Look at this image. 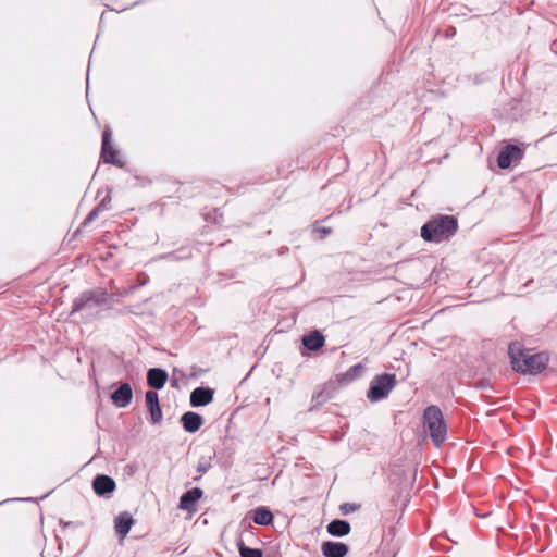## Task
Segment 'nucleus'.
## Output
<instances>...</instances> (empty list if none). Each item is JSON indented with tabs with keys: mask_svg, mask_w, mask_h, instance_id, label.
<instances>
[{
	"mask_svg": "<svg viewBox=\"0 0 557 557\" xmlns=\"http://www.w3.org/2000/svg\"><path fill=\"white\" fill-rule=\"evenodd\" d=\"M237 548L240 557H263V550L260 548H251L243 541L237 542Z\"/></svg>",
	"mask_w": 557,
	"mask_h": 557,
	"instance_id": "20",
	"label": "nucleus"
},
{
	"mask_svg": "<svg viewBox=\"0 0 557 557\" xmlns=\"http://www.w3.org/2000/svg\"><path fill=\"white\" fill-rule=\"evenodd\" d=\"M329 398H330V395L327 393H325L324 391H320L313 395L312 401H315V406H320V405L324 404L325 401H327Z\"/></svg>",
	"mask_w": 557,
	"mask_h": 557,
	"instance_id": "23",
	"label": "nucleus"
},
{
	"mask_svg": "<svg viewBox=\"0 0 557 557\" xmlns=\"http://www.w3.org/2000/svg\"><path fill=\"white\" fill-rule=\"evenodd\" d=\"M111 136L110 128H106L102 132L101 159L104 163L124 168V163L117 158L119 151L111 144Z\"/></svg>",
	"mask_w": 557,
	"mask_h": 557,
	"instance_id": "6",
	"label": "nucleus"
},
{
	"mask_svg": "<svg viewBox=\"0 0 557 557\" xmlns=\"http://www.w3.org/2000/svg\"><path fill=\"white\" fill-rule=\"evenodd\" d=\"M302 345L310 351H317L324 346L325 337L318 331H311L301 338Z\"/></svg>",
	"mask_w": 557,
	"mask_h": 557,
	"instance_id": "17",
	"label": "nucleus"
},
{
	"mask_svg": "<svg viewBox=\"0 0 557 557\" xmlns=\"http://www.w3.org/2000/svg\"><path fill=\"white\" fill-rule=\"evenodd\" d=\"M364 372V367L362 363H357L350 367L347 372L343 375V380L346 382H351L355 379L359 377Z\"/></svg>",
	"mask_w": 557,
	"mask_h": 557,
	"instance_id": "21",
	"label": "nucleus"
},
{
	"mask_svg": "<svg viewBox=\"0 0 557 557\" xmlns=\"http://www.w3.org/2000/svg\"><path fill=\"white\" fill-rule=\"evenodd\" d=\"M168 372L161 368H151L147 372V384L154 388L161 389L168 381Z\"/></svg>",
	"mask_w": 557,
	"mask_h": 557,
	"instance_id": "16",
	"label": "nucleus"
},
{
	"mask_svg": "<svg viewBox=\"0 0 557 557\" xmlns=\"http://www.w3.org/2000/svg\"><path fill=\"white\" fill-rule=\"evenodd\" d=\"M111 189H108V194L104 196V198L97 205V207L100 209L101 212L107 211L110 209V202H111Z\"/></svg>",
	"mask_w": 557,
	"mask_h": 557,
	"instance_id": "24",
	"label": "nucleus"
},
{
	"mask_svg": "<svg viewBox=\"0 0 557 557\" xmlns=\"http://www.w3.org/2000/svg\"><path fill=\"white\" fill-rule=\"evenodd\" d=\"M351 527L348 521L334 519L326 525V531L332 536L343 537L350 533Z\"/></svg>",
	"mask_w": 557,
	"mask_h": 557,
	"instance_id": "18",
	"label": "nucleus"
},
{
	"mask_svg": "<svg viewBox=\"0 0 557 557\" xmlns=\"http://www.w3.org/2000/svg\"><path fill=\"white\" fill-rule=\"evenodd\" d=\"M147 410L150 414V421L153 424H160L162 421V410L159 403V396L154 391H147L145 394Z\"/></svg>",
	"mask_w": 557,
	"mask_h": 557,
	"instance_id": "9",
	"label": "nucleus"
},
{
	"mask_svg": "<svg viewBox=\"0 0 557 557\" xmlns=\"http://www.w3.org/2000/svg\"><path fill=\"white\" fill-rule=\"evenodd\" d=\"M423 426L434 446L440 447L447 437V426L437 406H429L423 412Z\"/></svg>",
	"mask_w": 557,
	"mask_h": 557,
	"instance_id": "4",
	"label": "nucleus"
},
{
	"mask_svg": "<svg viewBox=\"0 0 557 557\" xmlns=\"http://www.w3.org/2000/svg\"><path fill=\"white\" fill-rule=\"evenodd\" d=\"M458 231V220L454 215L437 214L421 227V237L428 243L449 240Z\"/></svg>",
	"mask_w": 557,
	"mask_h": 557,
	"instance_id": "2",
	"label": "nucleus"
},
{
	"mask_svg": "<svg viewBox=\"0 0 557 557\" xmlns=\"http://www.w3.org/2000/svg\"><path fill=\"white\" fill-rule=\"evenodd\" d=\"M115 481L106 474H98L92 481V487L97 495L108 496L115 490Z\"/></svg>",
	"mask_w": 557,
	"mask_h": 557,
	"instance_id": "12",
	"label": "nucleus"
},
{
	"mask_svg": "<svg viewBox=\"0 0 557 557\" xmlns=\"http://www.w3.org/2000/svg\"><path fill=\"white\" fill-rule=\"evenodd\" d=\"M136 289V286H131L128 287L127 289H125L123 293L119 294L120 296L122 297H125L127 295H129L132 292H134Z\"/></svg>",
	"mask_w": 557,
	"mask_h": 557,
	"instance_id": "28",
	"label": "nucleus"
},
{
	"mask_svg": "<svg viewBox=\"0 0 557 557\" xmlns=\"http://www.w3.org/2000/svg\"><path fill=\"white\" fill-rule=\"evenodd\" d=\"M183 429L188 433L197 432L203 424V418L194 411H187L181 417Z\"/></svg>",
	"mask_w": 557,
	"mask_h": 557,
	"instance_id": "15",
	"label": "nucleus"
},
{
	"mask_svg": "<svg viewBox=\"0 0 557 557\" xmlns=\"http://www.w3.org/2000/svg\"><path fill=\"white\" fill-rule=\"evenodd\" d=\"M202 496L203 491L200 487L187 490L180 497L178 508L189 513H195L198 510L197 503Z\"/></svg>",
	"mask_w": 557,
	"mask_h": 557,
	"instance_id": "7",
	"label": "nucleus"
},
{
	"mask_svg": "<svg viewBox=\"0 0 557 557\" xmlns=\"http://www.w3.org/2000/svg\"><path fill=\"white\" fill-rule=\"evenodd\" d=\"M133 398V391L128 383H121L120 386L111 394V400L117 408L127 407Z\"/></svg>",
	"mask_w": 557,
	"mask_h": 557,
	"instance_id": "10",
	"label": "nucleus"
},
{
	"mask_svg": "<svg viewBox=\"0 0 557 557\" xmlns=\"http://www.w3.org/2000/svg\"><path fill=\"white\" fill-rule=\"evenodd\" d=\"M101 213L100 209L96 206L85 218L83 225L86 226L89 223H91L94 220L98 218V215Z\"/></svg>",
	"mask_w": 557,
	"mask_h": 557,
	"instance_id": "26",
	"label": "nucleus"
},
{
	"mask_svg": "<svg viewBox=\"0 0 557 557\" xmlns=\"http://www.w3.org/2000/svg\"><path fill=\"white\" fill-rule=\"evenodd\" d=\"M523 150L513 144L507 145L497 157V165L505 170L508 169L513 161L522 159Z\"/></svg>",
	"mask_w": 557,
	"mask_h": 557,
	"instance_id": "8",
	"label": "nucleus"
},
{
	"mask_svg": "<svg viewBox=\"0 0 557 557\" xmlns=\"http://www.w3.org/2000/svg\"><path fill=\"white\" fill-rule=\"evenodd\" d=\"M508 355L512 369L521 374H537L546 368L549 360L546 352L535 354L532 350L522 349L518 342L509 344Z\"/></svg>",
	"mask_w": 557,
	"mask_h": 557,
	"instance_id": "1",
	"label": "nucleus"
},
{
	"mask_svg": "<svg viewBox=\"0 0 557 557\" xmlns=\"http://www.w3.org/2000/svg\"><path fill=\"white\" fill-rule=\"evenodd\" d=\"M214 389L210 387H196L190 393V405L191 407H202L210 404L213 400Z\"/></svg>",
	"mask_w": 557,
	"mask_h": 557,
	"instance_id": "11",
	"label": "nucleus"
},
{
	"mask_svg": "<svg viewBox=\"0 0 557 557\" xmlns=\"http://www.w3.org/2000/svg\"><path fill=\"white\" fill-rule=\"evenodd\" d=\"M273 513L268 507L260 506L252 511V521L258 525H270L273 523Z\"/></svg>",
	"mask_w": 557,
	"mask_h": 557,
	"instance_id": "19",
	"label": "nucleus"
},
{
	"mask_svg": "<svg viewBox=\"0 0 557 557\" xmlns=\"http://www.w3.org/2000/svg\"><path fill=\"white\" fill-rule=\"evenodd\" d=\"M313 232L319 234L320 238H324L332 233V228L326 226H319L318 222H315L313 224Z\"/></svg>",
	"mask_w": 557,
	"mask_h": 557,
	"instance_id": "25",
	"label": "nucleus"
},
{
	"mask_svg": "<svg viewBox=\"0 0 557 557\" xmlns=\"http://www.w3.org/2000/svg\"><path fill=\"white\" fill-rule=\"evenodd\" d=\"M397 379L395 374L383 373L376 375L370 382L369 389L367 392V398L371 403H377L385 399L392 389L396 386Z\"/></svg>",
	"mask_w": 557,
	"mask_h": 557,
	"instance_id": "5",
	"label": "nucleus"
},
{
	"mask_svg": "<svg viewBox=\"0 0 557 557\" xmlns=\"http://www.w3.org/2000/svg\"><path fill=\"white\" fill-rule=\"evenodd\" d=\"M211 465L207 461H200L198 465H197V472L198 473H206L209 469H210Z\"/></svg>",
	"mask_w": 557,
	"mask_h": 557,
	"instance_id": "27",
	"label": "nucleus"
},
{
	"mask_svg": "<svg viewBox=\"0 0 557 557\" xmlns=\"http://www.w3.org/2000/svg\"><path fill=\"white\" fill-rule=\"evenodd\" d=\"M135 524V519L128 511H123L115 517L114 529L120 539L126 537L132 527Z\"/></svg>",
	"mask_w": 557,
	"mask_h": 557,
	"instance_id": "13",
	"label": "nucleus"
},
{
	"mask_svg": "<svg viewBox=\"0 0 557 557\" xmlns=\"http://www.w3.org/2000/svg\"><path fill=\"white\" fill-rule=\"evenodd\" d=\"M109 297L110 295L107 290L101 287L85 290L73 300L70 315L75 318L77 314L83 313V320L91 321L97 318L98 308L104 305Z\"/></svg>",
	"mask_w": 557,
	"mask_h": 557,
	"instance_id": "3",
	"label": "nucleus"
},
{
	"mask_svg": "<svg viewBox=\"0 0 557 557\" xmlns=\"http://www.w3.org/2000/svg\"><path fill=\"white\" fill-rule=\"evenodd\" d=\"M321 550L324 557H345L349 547L343 542L325 541L321 545Z\"/></svg>",
	"mask_w": 557,
	"mask_h": 557,
	"instance_id": "14",
	"label": "nucleus"
},
{
	"mask_svg": "<svg viewBox=\"0 0 557 557\" xmlns=\"http://www.w3.org/2000/svg\"><path fill=\"white\" fill-rule=\"evenodd\" d=\"M360 504H356V503H343L341 504L339 506V511L342 512V515L344 516H347V515H350L357 510L360 509Z\"/></svg>",
	"mask_w": 557,
	"mask_h": 557,
	"instance_id": "22",
	"label": "nucleus"
}]
</instances>
